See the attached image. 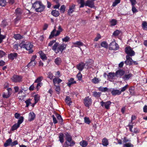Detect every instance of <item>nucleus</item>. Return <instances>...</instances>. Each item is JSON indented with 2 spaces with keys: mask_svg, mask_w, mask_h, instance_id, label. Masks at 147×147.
I'll return each instance as SVG.
<instances>
[{
  "mask_svg": "<svg viewBox=\"0 0 147 147\" xmlns=\"http://www.w3.org/2000/svg\"><path fill=\"white\" fill-rule=\"evenodd\" d=\"M67 45L66 44L64 43L59 44L58 42H55L53 46H52V49L56 53L59 52H61V53L64 50H65Z\"/></svg>",
  "mask_w": 147,
  "mask_h": 147,
  "instance_id": "obj_1",
  "label": "nucleus"
},
{
  "mask_svg": "<svg viewBox=\"0 0 147 147\" xmlns=\"http://www.w3.org/2000/svg\"><path fill=\"white\" fill-rule=\"evenodd\" d=\"M20 46L21 48H25L26 50L29 51L28 53L29 54L32 53L33 52V50L32 49L33 45L30 42H26L25 44L21 43Z\"/></svg>",
  "mask_w": 147,
  "mask_h": 147,
  "instance_id": "obj_2",
  "label": "nucleus"
},
{
  "mask_svg": "<svg viewBox=\"0 0 147 147\" xmlns=\"http://www.w3.org/2000/svg\"><path fill=\"white\" fill-rule=\"evenodd\" d=\"M65 136L66 141L65 143L69 146H72L75 144V142L72 140L71 136L68 133L65 134Z\"/></svg>",
  "mask_w": 147,
  "mask_h": 147,
  "instance_id": "obj_3",
  "label": "nucleus"
},
{
  "mask_svg": "<svg viewBox=\"0 0 147 147\" xmlns=\"http://www.w3.org/2000/svg\"><path fill=\"white\" fill-rule=\"evenodd\" d=\"M63 31L61 26L59 25L58 27V30L56 31V29L55 28L53 31L51 32V34L49 36V38L51 39L53 37L55 36L57 37L60 34L61 32Z\"/></svg>",
  "mask_w": 147,
  "mask_h": 147,
  "instance_id": "obj_4",
  "label": "nucleus"
},
{
  "mask_svg": "<svg viewBox=\"0 0 147 147\" xmlns=\"http://www.w3.org/2000/svg\"><path fill=\"white\" fill-rule=\"evenodd\" d=\"M36 58V56L35 55L32 56L31 59L30 61L28 63L27 66L28 67H34L36 65V62L35 59Z\"/></svg>",
  "mask_w": 147,
  "mask_h": 147,
  "instance_id": "obj_5",
  "label": "nucleus"
},
{
  "mask_svg": "<svg viewBox=\"0 0 147 147\" xmlns=\"http://www.w3.org/2000/svg\"><path fill=\"white\" fill-rule=\"evenodd\" d=\"M125 52L127 55H129L130 57L134 56L135 54L134 51L130 47H127L125 48Z\"/></svg>",
  "mask_w": 147,
  "mask_h": 147,
  "instance_id": "obj_6",
  "label": "nucleus"
},
{
  "mask_svg": "<svg viewBox=\"0 0 147 147\" xmlns=\"http://www.w3.org/2000/svg\"><path fill=\"white\" fill-rule=\"evenodd\" d=\"M84 102L86 107H89L92 104V99L88 97H86L84 100Z\"/></svg>",
  "mask_w": 147,
  "mask_h": 147,
  "instance_id": "obj_7",
  "label": "nucleus"
},
{
  "mask_svg": "<svg viewBox=\"0 0 147 147\" xmlns=\"http://www.w3.org/2000/svg\"><path fill=\"white\" fill-rule=\"evenodd\" d=\"M111 103V102L110 101H108L105 102H104L102 101L100 102L101 105L103 107L104 106L105 108L107 109H109L110 108V107Z\"/></svg>",
  "mask_w": 147,
  "mask_h": 147,
  "instance_id": "obj_8",
  "label": "nucleus"
},
{
  "mask_svg": "<svg viewBox=\"0 0 147 147\" xmlns=\"http://www.w3.org/2000/svg\"><path fill=\"white\" fill-rule=\"evenodd\" d=\"M128 126L129 127L130 131L131 132L132 134H137L139 132L140 130L137 127H134L133 125L131 124V123H129Z\"/></svg>",
  "mask_w": 147,
  "mask_h": 147,
  "instance_id": "obj_9",
  "label": "nucleus"
},
{
  "mask_svg": "<svg viewBox=\"0 0 147 147\" xmlns=\"http://www.w3.org/2000/svg\"><path fill=\"white\" fill-rule=\"evenodd\" d=\"M11 79L12 81L14 82H19L22 81V78L20 76L14 75Z\"/></svg>",
  "mask_w": 147,
  "mask_h": 147,
  "instance_id": "obj_10",
  "label": "nucleus"
},
{
  "mask_svg": "<svg viewBox=\"0 0 147 147\" xmlns=\"http://www.w3.org/2000/svg\"><path fill=\"white\" fill-rule=\"evenodd\" d=\"M110 48L113 50H117L118 49L119 47L118 44L115 41L112 42L110 44Z\"/></svg>",
  "mask_w": 147,
  "mask_h": 147,
  "instance_id": "obj_11",
  "label": "nucleus"
},
{
  "mask_svg": "<svg viewBox=\"0 0 147 147\" xmlns=\"http://www.w3.org/2000/svg\"><path fill=\"white\" fill-rule=\"evenodd\" d=\"M94 1L88 0L85 3V6H87L91 8L95 7Z\"/></svg>",
  "mask_w": 147,
  "mask_h": 147,
  "instance_id": "obj_12",
  "label": "nucleus"
},
{
  "mask_svg": "<svg viewBox=\"0 0 147 147\" xmlns=\"http://www.w3.org/2000/svg\"><path fill=\"white\" fill-rule=\"evenodd\" d=\"M126 60L125 61V63L127 65H132L133 64V61L132 59L131 58L129 55H126Z\"/></svg>",
  "mask_w": 147,
  "mask_h": 147,
  "instance_id": "obj_13",
  "label": "nucleus"
},
{
  "mask_svg": "<svg viewBox=\"0 0 147 147\" xmlns=\"http://www.w3.org/2000/svg\"><path fill=\"white\" fill-rule=\"evenodd\" d=\"M75 9V5L73 4L70 5L69 7V9L67 11V14L70 15L74 11Z\"/></svg>",
  "mask_w": 147,
  "mask_h": 147,
  "instance_id": "obj_14",
  "label": "nucleus"
},
{
  "mask_svg": "<svg viewBox=\"0 0 147 147\" xmlns=\"http://www.w3.org/2000/svg\"><path fill=\"white\" fill-rule=\"evenodd\" d=\"M125 73V71L122 70L120 69L117 70L115 72L116 77L121 78L124 74Z\"/></svg>",
  "mask_w": 147,
  "mask_h": 147,
  "instance_id": "obj_15",
  "label": "nucleus"
},
{
  "mask_svg": "<svg viewBox=\"0 0 147 147\" xmlns=\"http://www.w3.org/2000/svg\"><path fill=\"white\" fill-rule=\"evenodd\" d=\"M85 65L84 63L81 62L77 65L76 67L80 71H82L84 68Z\"/></svg>",
  "mask_w": 147,
  "mask_h": 147,
  "instance_id": "obj_16",
  "label": "nucleus"
},
{
  "mask_svg": "<svg viewBox=\"0 0 147 147\" xmlns=\"http://www.w3.org/2000/svg\"><path fill=\"white\" fill-rule=\"evenodd\" d=\"M18 55V54L16 53H11L8 55V58L9 59L13 60L16 58Z\"/></svg>",
  "mask_w": 147,
  "mask_h": 147,
  "instance_id": "obj_17",
  "label": "nucleus"
},
{
  "mask_svg": "<svg viewBox=\"0 0 147 147\" xmlns=\"http://www.w3.org/2000/svg\"><path fill=\"white\" fill-rule=\"evenodd\" d=\"M107 78L110 81H111L116 76L115 73L114 72H110L107 75Z\"/></svg>",
  "mask_w": 147,
  "mask_h": 147,
  "instance_id": "obj_18",
  "label": "nucleus"
},
{
  "mask_svg": "<svg viewBox=\"0 0 147 147\" xmlns=\"http://www.w3.org/2000/svg\"><path fill=\"white\" fill-rule=\"evenodd\" d=\"M38 9L36 11L37 12H41L43 11L45 8V6L42 4L41 2Z\"/></svg>",
  "mask_w": 147,
  "mask_h": 147,
  "instance_id": "obj_19",
  "label": "nucleus"
},
{
  "mask_svg": "<svg viewBox=\"0 0 147 147\" xmlns=\"http://www.w3.org/2000/svg\"><path fill=\"white\" fill-rule=\"evenodd\" d=\"M40 3V1H36L32 4V7L35 9L36 11Z\"/></svg>",
  "mask_w": 147,
  "mask_h": 147,
  "instance_id": "obj_20",
  "label": "nucleus"
},
{
  "mask_svg": "<svg viewBox=\"0 0 147 147\" xmlns=\"http://www.w3.org/2000/svg\"><path fill=\"white\" fill-rule=\"evenodd\" d=\"M62 81V80L57 78H55L53 80V83L54 86H56V84H59Z\"/></svg>",
  "mask_w": 147,
  "mask_h": 147,
  "instance_id": "obj_21",
  "label": "nucleus"
},
{
  "mask_svg": "<svg viewBox=\"0 0 147 147\" xmlns=\"http://www.w3.org/2000/svg\"><path fill=\"white\" fill-rule=\"evenodd\" d=\"M111 93L113 96L119 95L121 94L120 90L113 89L111 91Z\"/></svg>",
  "mask_w": 147,
  "mask_h": 147,
  "instance_id": "obj_22",
  "label": "nucleus"
},
{
  "mask_svg": "<svg viewBox=\"0 0 147 147\" xmlns=\"http://www.w3.org/2000/svg\"><path fill=\"white\" fill-rule=\"evenodd\" d=\"M68 82L67 84L68 86L70 87L71 85L76 84V81L74 80V79L73 78H71L70 79L68 80Z\"/></svg>",
  "mask_w": 147,
  "mask_h": 147,
  "instance_id": "obj_23",
  "label": "nucleus"
},
{
  "mask_svg": "<svg viewBox=\"0 0 147 147\" xmlns=\"http://www.w3.org/2000/svg\"><path fill=\"white\" fill-rule=\"evenodd\" d=\"M29 120L31 121L34 119L35 117V115L33 112H30L29 115Z\"/></svg>",
  "mask_w": 147,
  "mask_h": 147,
  "instance_id": "obj_24",
  "label": "nucleus"
},
{
  "mask_svg": "<svg viewBox=\"0 0 147 147\" xmlns=\"http://www.w3.org/2000/svg\"><path fill=\"white\" fill-rule=\"evenodd\" d=\"M102 144L104 146H107L109 144L108 140L105 138L102 140Z\"/></svg>",
  "mask_w": 147,
  "mask_h": 147,
  "instance_id": "obj_25",
  "label": "nucleus"
},
{
  "mask_svg": "<svg viewBox=\"0 0 147 147\" xmlns=\"http://www.w3.org/2000/svg\"><path fill=\"white\" fill-rule=\"evenodd\" d=\"M12 142L11 139V138H9L6 141V142L4 144V146L5 147H7L11 145Z\"/></svg>",
  "mask_w": 147,
  "mask_h": 147,
  "instance_id": "obj_26",
  "label": "nucleus"
},
{
  "mask_svg": "<svg viewBox=\"0 0 147 147\" xmlns=\"http://www.w3.org/2000/svg\"><path fill=\"white\" fill-rule=\"evenodd\" d=\"M65 102L66 104L68 105H70L71 103H72V101L71 98L69 96H67L65 99Z\"/></svg>",
  "mask_w": 147,
  "mask_h": 147,
  "instance_id": "obj_27",
  "label": "nucleus"
},
{
  "mask_svg": "<svg viewBox=\"0 0 147 147\" xmlns=\"http://www.w3.org/2000/svg\"><path fill=\"white\" fill-rule=\"evenodd\" d=\"M73 44L74 46L76 47H78L79 46H82L83 45V43L80 41H77L76 42H73Z\"/></svg>",
  "mask_w": 147,
  "mask_h": 147,
  "instance_id": "obj_28",
  "label": "nucleus"
},
{
  "mask_svg": "<svg viewBox=\"0 0 147 147\" xmlns=\"http://www.w3.org/2000/svg\"><path fill=\"white\" fill-rule=\"evenodd\" d=\"M80 144L82 147H86L87 146L88 143L86 141L83 140L80 142Z\"/></svg>",
  "mask_w": 147,
  "mask_h": 147,
  "instance_id": "obj_29",
  "label": "nucleus"
},
{
  "mask_svg": "<svg viewBox=\"0 0 147 147\" xmlns=\"http://www.w3.org/2000/svg\"><path fill=\"white\" fill-rule=\"evenodd\" d=\"M13 37L16 40H19L23 38V36H21L20 34H15L14 35Z\"/></svg>",
  "mask_w": 147,
  "mask_h": 147,
  "instance_id": "obj_30",
  "label": "nucleus"
},
{
  "mask_svg": "<svg viewBox=\"0 0 147 147\" xmlns=\"http://www.w3.org/2000/svg\"><path fill=\"white\" fill-rule=\"evenodd\" d=\"M51 14L53 16L55 17H57L59 15V13L58 11L56 10H55L52 11L51 12Z\"/></svg>",
  "mask_w": 147,
  "mask_h": 147,
  "instance_id": "obj_31",
  "label": "nucleus"
},
{
  "mask_svg": "<svg viewBox=\"0 0 147 147\" xmlns=\"http://www.w3.org/2000/svg\"><path fill=\"white\" fill-rule=\"evenodd\" d=\"M59 141H60L61 143H62L64 142V134L63 133H61L59 134Z\"/></svg>",
  "mask_w": 147,
  "mask_h": 147,
  "instance_id": "obj_32",
  "label": "nucleus"
},
{
  "mask_svg": "<svg viewBox=\"0 0 147 147\" xmlns=\"http://www.w3.org/2000/svg\"><path fill=\"white\" fill-rule=\"evenodd\" d=\"M61 62V58L59 57L57 58L55 60V62L56 65H60Z\"/></svg>",
  "mask_w": 147,
  "mask_h": 147,
  "instance_id": "obj_33",
  "label": "nucleus"
},
{
  "mask_svg": "<svg viewBox=\"0 0 147 147\" xmlns=\"http://www.w3.org/2000/svg\"><path fill=\"white\" fill-rule=\"evenodd\" d=\"M110 23L111 26H115L117 24V20L115 19H112L110 21Z\"/></svg>",
  "mask_w": 147,
  "mask_h": 147,
  "instance_id": "obj_34",
  "label": "nucleus"
},
{
  "mask_svg": "<svg viewBox=\"0 0 147 147\" xmlns=\"http://www.w3.org/2000/svg\"><path fill=\"white\" fill-rule=\"evenodd\" d=\"M93 95L96 97H100L101 95V93L94 91L92 92Z\"/></svg>",
  "mask_w": 147,
  "mask_h": 147,
  "instance_id": "obj_35",
  "label": "nucleus"
},
{
  "mask_svg": "<svg viewBox=\"0 0 147 147\" xmlns=\"http://www.w3.org/2000/svg\"><path fill=\"white\" fill-rule=\"evenodd\" d=\"M34 98L35 103H36L40 100V96L38 94H36L34 96Z\"/></svg>",
  "mask_w": 147,
  "mask_h": 147,
  "instance_id": "obj_36",
  "label": "nucleus"
},
{
  "mask_svg": "<svg viewBox=\"0 0 147 147\" xmlns=\"http://www.w3.org/2000/svg\"><path fill=\"white\" fill-rule=\"evenodd\" d=\"M132 76V74H125L123 78L124 80H128L129 78Z\"/></svg>",
  "mask_w": 147,
  "mask_h": 147,
  "instance_id": "obj_37",
  "label": "nucleus"
},
{
  "mask_svg": "<svg viewBox=\"0 0 147 147\" xmlns=\"http://www.w3.org/2000/svg\"><path fill=\"white\" fill-rule=\"evenodd\" d=\"M100 80H99L98 78H97L96 77H94L92 80V82L94 84H96L100 82Z\"/></svg>",
  "mask_w": 147,
  "mask_h": 147,
  "instance_id": "obj_38",
  "label": "nucleus"
},
{
  "mask_svg": "<svg viewBox=\"0 0 147 147\" xmlns=\"http://www.w3.org/2000/svg\"><path fill=\"white\" fill-rule=\"evenodd\" d=\"M55 116L59 122L62 123L63 122V119L60 115L58 114H56Z\"/></svg>",
  "mask_w": 147,
  "mask_h": 147,
  "instance_id": "obj_39",
  "label": "nucleus"
},
{
  "mask_svg": "<svg viewBox=\"0 0 147 147\" xmlns=\"http://www.w3.org/2000/svg\"><path fill=\"white\" fill-rule=\"evenodd\" d=\"M142 26L144 30L147 29V22L146 21L142 22Z\"/></svg>",
  "mask_w": 147,
  "mask_h": 147,
  "instance_id": "obj_40",
  "label": "nucleus"
},
{
  "mask_svg": "<svg viewBox=\"0 0 147 147\" xmlns=\"http://www.w3.org/2000/svg\"><path fill=\"white\" fill-rule=\"evenodd\" d=\"M20 126L17 123L14 124L12 127L11 129L12 131L15 130L17 129Z\"/></svg>",
  "mask_w": 147,
  "mask_h": 147,
  "instance_id": "obj_41",
  "label": "nucleus"
},
{
  "mask_svg": "<svg viewBox=\"0 0 147 147\" xmlns=\"http://www.w3.org/2000/svg\"><path fill=\"white\" fill-rule=\"evenodd\" d=\"M134 145L131 143L129 142L124 144L123 147H133Z\"/></svg>",
  "mask_w": 147,
  "mask_h": 147,
  "instance_id": "obj_42",
  "label": "nucleus"
},
{
  "mask_svg": "<svg viewBox=\"0 0 147 147\" xmlns=\"http://www.w3.org/2000/svg\"><path fill=\"white\" fill-rule=\"evenodd\" d=\"M31 100L29 99L26 101H25V102L26 104V107H28L29 106H30V105L31 104Z\"/></svg>",
  "mask_w": 147,
  "mask_h": 147,
  "instance_id": "obj_43",
  "label": "nucleus"
},
{
  "mask_svg": "<svg viewBox=\"0 0 147 147\" xmlns=\"http://www.w3.org/2000/svg\"><path fill=\"white\" fill-rule=\"evenodd\" d=\"M78 2L80 4V7H83L85 6V3L84 2V0H78Z\"/></svg>",
  "mask_w": 147,
  "mask_h": 147,
  "instance_id": "obj_44",
  "label": "nucleus"
},
{
  "mask_svg": "<svg viewBox=\"0 0 147 147\" xmlns=\"http://www.w3.org/2000/svg\"><path fill=\"white\" fill-rule=\"evenodd\" d=\"M65 7L64 5H61L60 8V10L61 13H64L65 11Z\"/></svg>",
  "mask_w": 147,
  "mask_h": 147,
  "instance_id": "obj_45",
  "label": "nucleus"
},
{
  "mask_svg": "<svg viewBox=\"0 0 147 147\" xmlns=\"http://www.w3.org/2000/svg\"><path fill=\"white\" fill-rule=\"evenodd\" d=\"M84 122L85 123L88 124H89L90 123V121L89 118L87 117H84Z\"/></svg>",
  "mask_w": 147,
  "mask_h": 147,
  "instance_id": "obj_46",
  "label": "nucleus"
},
{
  "mask_svg": "<svg viewBox=\"0 0 147 147\" xmlns=\"http://www.w3.org/2000/svg\"><path fill=\"white\" fill-rule=\"evenodd\" d=\"M43 78L42 76H40L38 77L35 81V83H41L40 82L43 80Z\"/></svg>",
  "mask_w": 147,
  "mask_h": 147,
  "instance_id": "obj_47",
  "label": "nucleus"
},
{
  "mask_svg": "<svg viewBox=\"0 0 147 147\" xmlns=\"http://www.w3.org/2000/svg\"><path fill=\"white\" fill-rule=\"evenodd\" d=\"M128 87V84H127L124 87L121 88V90H120V92L121 93L122 92H123L126 90L127 89Z\"/></svg>",
  "mask_w": 147,
  "mask_h": 147,
  "instance_id": "obj_48",
  "label": "nucleus"
},
{
  "mask_svg": "<svg viewBox=\"0 0 147 147\" xmlns=\"http://www.w3.org/2000/svg\"><path fill=\"white\" fill-rule=\"evenodd\" d=\"M40 57L43 60H45L47 59V57L46 55L43 53H41L40 54Z\"/></svg>",
  "mask_w": 147,
  "mask_h": 147,
  "instance_id": "obj_49",
  "label": "nucleus"
},
{
  "mask_svg": "<svg viewBox=\"0 0 147 147\" xmlns=\"http://www.w3.org/2000/svg\"><path fill=\"white\" fill-rule=\"evenodd\" d=\"M24 120V117H21L19 118V120H18L17 124L20 126V125L23 122Z\"/></svg>",
  "mask_w": 147,
  "mask_h": 147,
  "instance_id": "obj_50",
  "label": "nucleus"
},
{
  "mask_svg": "<svg viewBox=\"0 0 147 147\" xmlns=\"http://www.w3.org/2000/svg\"><path fill=\"white\" fill-rule=\"evenodd\" d=\"M99 91L102 92H105L108 90V88L107 87L104 88L102 87H100L98 88Z\"/></svg>",
  "mask_w": 147,
  "mask_h": 147,
  "instance_id": "obj_51",
  "label": "nucleus"
},
{
  "mask_svg": "<svg viewBox=\"0 0 147 147\" xmlns=\"http://www.w3.org/2000/svg\"><path fill=\"white\" fill-rule=\"evenodd\" d=\"M121 32L119 30H116L115 31H114L113 33V35L114 36H118L121 33Z\"/></svg>",
  "mask_w": 147,
  "mask_h": 147,
  "instance_id": "obj_52",
  "label": "nucleus"
},
{
  "mask_svg": "<svg viewBox=\"0 0 147 147\" xmlns=\"http://www.w3.org/2000/svg\"><path fill=\"white\" fill-rule=\"evenodd\" d=\"M70 40V38L67 36H66L64 38L62 39V40L63 42H67Z\"/></svg>",
  "mask_w": 147,
  "mask_h": 147,
  "instance_id": "obj_53",
  "label": "nucleus"
},
{
  "mask_svg": "<svg viewBox=\"0 0 147 147\" xmlns=\"http://www.w3.org/2000/svg\"><path fill=\"white\" fill-rule=\"evenodd\" d=\"M6 4V0H0V5L2 6H5Z\"/></svg>",
  "mask_w": 147,
  "mask_h": 147,
  "instance_id": "obj_54",
  "label": "nucleus"
},
{
  "mask_svg": "<svg viewBox=\"0 0 147 147\" xmlns=\"http://www.w3.org/2000/svg\"><path fill=\"white\" fill-rule=\"evenodd\" d=\"M101 45L102 47L106 48L108 47V44L105 41H103L102 42L101 44Z\"/></svg>",
  "mask_w": 147,
  "mask_h": 147,
  "instance_id": "obj_55",
  "label": "nucleus"
},
{
  "mask_svg": "<svg viewBox=\"0 0 147 147\" xmlns=\"http://www.w3.org/2000/svg\"><path fill=\"white\" fill-rule=\"evenodd\" d=\"M56 87L55 88V90L57 92V93L58 94H59L60 93V88L59 85H56L55 86Z\"/></svg>",
  "mask_w": 147,
  "mask_h": 147,
  "instance_id": "obj_56",
  "label": "nucleus"
},
{
  "mask_svg": "<svg viewBox=\"0 0 147 147\" xmlns=\"http://www.w3.org/2000/svg\"><path fill=\"white\" fill-rule=\"evenodd\" d=\"M16 14H21L22 13V10L20 8H17L16 10Z\"/></svg>",
  "mask_w": 147,
  "mask_h": 147,
  "instance_id": "obj_57",
  "label": "nucleus"
},
{
  "mask_svg": "<svg viewBox=\"0 0 147 147\" xmlns=\"http://www.w3.org/2000/svg\"><path fill=\"white\" fill-rule=\"evenodd\" d=\"M6 55L5 52H4L3 51L0 50V58L4 57Z\"/></svg>",
  "mask_w": 147,
  "mask_h": 147,
  "instance_id": "obj_58",
  "label": "nucleus"
},
{
  "mask_svg": "<svg viewBox=\"0 0 147 147\" xmlns=\"http://www.w3.org/2000/svg\"><path fill=\"white\" fill-rule=\"evenodd\" d=\"M120 0H115V1L113 2L112 6L115 7L118 4L120 3Z\"/></svg>",
  "mask_w": 147,
  "mask_h": 147,
  "instance_id": "obj_59",
  "label": "nucleus"
},
{
  "mask_svg": "<svg viewBox=\"0 0 147 147\" xmlns=\"http://www.w3.org/2000/svg\"><path fill=\"white\" fill-rule=\"evenodd\" d=\"M56 42L55 40H53L50 41L49 43L48 44V46L51 47L53 46V45Z\"/></svg>",
  "mask_w": 147,
  "mask_h": 147,
  "instance_id": "obj_60",
  "label": "nucleus"
},
{
  "mask_svg": "<svg viewBox=\"0 0 147 147\" xmlns=\"http://www.w3.org/2000/svg\"><path fill=\"white\" fill-rule=\"evenodd\" d=\"M77 77L79 80H82V75L80 72H79L77 75Z\"/></svg>",
  "mask_w": 147,
  "mask_h": 147,
  "instance_id": "obj_61",
  "label": "nucleus"
},
{
  "mask_svg": "<svg viewBox=\"0 0 147 147\" xmlns=\"http://www.w3.org/2000/svg\"><path fill=\"white\" fill-rule=\"evenodd\" d=\"M48 78H49L51 80L53 77V76L52 73L51 72H49L47 74Z\"/></svg>",
  "mask_w": 147,
  "mask_h": 147,
  "instance_id": "obj_62",
  "label": "nucleus"
},
{
  "mask_svg": "<svg viewBox=\"0 0 147 147\" xmlns=\"http://www.w3.org/2000/svg\"><path fill=\"white\" fill-rule=\"evenodd\" d=\"M56 3H57V5H55L54 6L53 8L54 9H58L60 6V4L58 3V1H56Z\"/></svg>",
  "mask_w": 147,
  "mask_h": 147,
  "instance_id": "obj_63",
  "label": "nucleus"
},
{
  "mask_svg": "<svg viewBox=\"0 0 147 147\" xmlns=\"http://www.w3.org/2000/svg\"><path fill=\"white\" fill-rule=\"evenodd\" d=\"M52 117L53 118V122L54 124H56L57 123V121L54 115H52Z\"/></svg>",
  "mask_w": 147,
  "mask_h": 147,
  "instance_id": "obj_64",
  "label": "nucleus"
}]
</instances>
